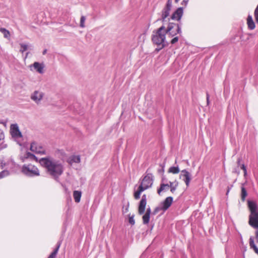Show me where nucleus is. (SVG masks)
I'll return each mask as SVG.
<instances>
[{
  "label": "nucleus",
  "mask_w": 258,
  "mask_h": 258,
  "mask_svg": "<svg viewBox=\"0 0 258 258\" xmlns=\"http://www.w3.org/2000/svg\"><path fill=\"white\" fill-rule=\"evenodd\" d=\"M39 162L55 178H58L63 172L62 165L59 161L50 157L42 158L39 160Z\"/></svg>",
  "instance_id": "f257e3e1"
},
{
  "label": "nucleus",
  "mask_w": 258,
  "mask_h": 258,
  "mask_svg": "<svg viewBox=\"0 0 258 258\" xmlns=\"http://www.w3.org/2000/svg\"><path fill=\"white\" fill-rule=\"evenodd\" d=\"M153 183V176L151 173H148L143 177L137 190L134 192V198L136 200L139 199L141 194L144 190L151 187Z\"/></svg>",
  "instance_id": "f03ea898"
},
{
  "label": "nucleus",
  "mask_w": 258,
  "mask_h": 258,
  "mask_svg": "<svg viewBox=\"0 0 258 258\" xmlns=\"http://www.w3.org/2000/svg\"><path fill=\"white\" fill-rule=\"evenodd\" d=\"M165 28L164 26L160 27L156 32H154L152 40L154 43L161 46L160 49L163 48L167 42L166 41Z\"/></svg>",
  "instance_id": "7ed1b4c3"
},
{
  "label": "nucleus",
  "mask_w": 258,
  "mask_h": 258,
  "mask_svg": "<svg viewBox=\"0 0 258 258\" xmlns=\"http://www.w3.org/2000/svg\"><path fill=\"white\" fill-rule=\"evenodd\" d=\"M248 205L250 211L249 224L253 228L258 229V210L256 204L253 202L248 201Z\"/></svg>",
  "instance_id": "20e7f679"
},
{
  "label": "nucleus",
  "mask_w": 258,
  "mask_h": 258,
  "mask_svg": "<svg viewBox=\"0 0 258 258\" xmlns=\"http://www.w3.org/2000/svg\"><path fill=\"white\" fill-rule=\"evenodd\" d=\"M165 33L167 37L171 38V43L174 44L177 42V36H176L177 34V24L173 22L169 23L167 29H165Z\"/></svg>",
  "instance_id": "39448f33"
},
{
  "label": "nucleus",
  "mask_w": 258,
  "mask_h": 258,
  "mask_svg": "<svg viewBox=\"0 0 258 258\" xmlns=\"http://www.w3.org/2000/svg\"><path fill=\"white\" fill-rule=\"evenodd\" d=\"M22 172L29 176L39 175V171L38 168L32 164H24L22 168Z\"/></svg>",
  "instance_id": "423d86ee"
},
{
  "label": "nucleus",
  "mask_w": 258,
  "mask_h": 258,
  "mask_svg": "<svg viewBox=\"0 0 258 258\" xmlns=\"http://www.w3.org/2000/svg\"><path fill=\"white\" fill-rule=\"evenodd\" d=\"M170 188L172 192L175 190V187L173 186V183L170 182V184L162 183L160 185V187L157 189V193L159 195H161L162 192H165L168 190Z\"/></svg>",
  "instance_id": "0eeeda50"
},
{
  "label": "nucleus",
  "mask_w": 258,
  "mask_h": 258,
  "mask_svg": "<svg viewBox=\"0 0 258 258\" xmlns=\"http://www.w3.org/2000/svg\"><path fill=\"white\" fill-rule=\"evenodd\" d=\"M30 150L31 151L37 154H45L44 148L42 146L38 145L36 143H32L31 144L30 146Z\"/></svg>",
  "instance_id": "6e6552de"
},
{
  "label": "nucleus",
  "mask_w": 258,
  "mask_h": 258,
  "mask_svg": "<svg viewBox=\"0 0 258 258\" xmlns=\"http://www.w3.org/2000/svg\"><path fill=\"white\" fill-rule=\"evenodd\" d=\"M179 178L185 183L187 186H188L191 179V175L188 171L185 170H182L180 172Z\"/></svg>",
  "instance_id": "1a4fd4ad"
},
{
  "label": "nucleus",
  "mask_w": 258,
  "mask_h": 258,
  "mask_svg": "<svg viewBox=\"0 0 258 258\" xmlns=\"http://www.w3.org/2000/svg\"><path fill=\"white\" fill-rule=\"evenodd\" d=\"M11 134L13 138H18L22 137L18 126L16 124H12L10 127Z\"/></svg>",
  "instance_id": "9d476101"
},
{
  "label": "nucleus",
  "mask_w": 258,
  "mask_h": 258,
  "mask_svg": "<svg viewBox=\"0 0 258 258\" xmlns=\"http://www.w3.org/2000/svg\"><path fill=\"white\" fill-rule=\"evenodd\" d=\"M146 205H147L146 195H144L142 196L141 200L140 201L139 208H138V213L140 215H142L145 212Z\"/></svg>",
  "instance_id": "9b49d317"
},
{
  "label": "nucleus",
  "mask_w": 258,
  "mask_h": 258,
  "mask_svg": "<svg viewBox=\"0 0 258 258\" xmlns=\"http://www.w3.org/2000/svg\"><path fill=\"white\" fill-rule=\"evenodd\" d=\"M172 202L173 198L171 197L166 198L161 204L162 207L160 208V210L165 211L170 207Z\"/></svg>",
  "instance_id": "f8f14e48"
},
{
  "label": "nucleus",
  "mask_w": 258,
  "mask_h": 258,
  "mask_svg": "<svg viewBox=\"0 0 258 258\" xmlns=\"http://www.w3.org/2000/svg\"><path fill=\"white\" fill-rule=\"evenodd\" d=\"M172 3L171 0H168L166 7L164 9L162 12V19L163 20H164L169 16V12L172 7Z\"/></svg>",
  "instance_id": "ddd939ff"
},
{
  "label": "nucleus",
  "mask_w": 258,
  "mask_h": 258,
  "mask_svg": "<svg viewBox=\"0 0 258 258\" xmlns=\"http://www.w3.org/2000/svg\"><path fill=\"white\" fill-rule=\"evenodd\" d=\"M42 97L43 95L41 92H39L38 91H35L31 95V98L36 102H38L42 99Z\"/></svg>",
  "instance_id": "4468645a"
},
{
  "label": "nucleus",
  "mask_w": 258,
  "mask_h": 258,
  "mask_svg": "<svg viewBox=\"0 0 258 258\" xmlns=\"http://www.w3.org/2000/svg\"><path fill=\"white\" fill-rule=\"evenodd\" d=\"M150 213H151L150 208L147 209L146 213L143 216V222L144 224H147L149 223V221H150Z\"/></svg>",
  "instance_id": "2eb2a0df"
},
{
  "label": "nucleus",
  "mask_w": 258,
  "mask_h": 258,
  "mask_svg": "<svg viewBox=\"0 0 258 258\" xmlns=\"http://www.w3.org/2000/svg\"><path fill=\"white\" fill-rule=\"evenodd\" d=\"M247 24L248 28L250 30H253L255 28V24L251 15H248L247 18Z\"/></svg>",
  "instance_id": "dca6fc26"
},
{
  "label": "nucleus",
  "mask_w": 258,
  "mask_h": 258,
  "mask_svg": "<svg viewBox=\"0 0 258 258\" xmlns=\"http://www.w3.org/2000/svg\"><path fill=\"white\" fill-rule=\"evenodd\" d=\"M33 67L39 73L42 74L43 73L44 65L43 64L35 62L33 63Z\"/></svg>",
  "instance_id": "f3484780"
},
{
  "label": "nucleus",
  "mask_w": 258,
  "mask_h": 258,
  "mask_svg": "<svg viewBox=\"0 0 258 258\" xmlns=\"http://www.w3.org/2000/svg\"><path fill=\"white\" fill-rule=\"evenodd\" d=\"M82 192L80 191L75 190L73 192V197L75 202L78 203L80 202Z\"/></svg>",
  "instance_id": "a211bd4d"
},
{
  "label": "nucleus",
  "mask_w": 258,
  "mask_h": 258,
  "mask_svg": "<svg viewBox=\"0 0 258 258\" xmlns=\"http://www.w3.org/2000/svg\"><path fill=\"white\" fill-rule=\"evenodd\" d=\"M249 246L250 248H252L255 252L258 254V248L255 245L254 242L253 238L251 237L249 239Z\"/></svg>",
  "instance_id": "6ab92c4d"
},
{
  "label": "nucleus",
  "mask_w": 258,
  "mask_h": 258,
  "mask_svg": "<svg viewBox=\"0 0 258 258\" xmlns=\"http://www.w3.org/2000/svg\"><path fill=\"white\" fill-rule=\"evenodd\" d=\"M247 191L245 188L243 187H241V200L243 202L245 201V198L247 196Z\"/></svg>",
  "instance_id": "aec40b11"
},
{
  "label": "nucleus",
  "mask_w": 258,
  "mask_h": 258,
  "mask_svg": "<svg viewBox=\"0 0 258 258\" xmlns=\"http://www.w3.org/2000/svg\"><path fill=\"white\" fill-rule=\"evenodd\" d=\"M60 244H58L56 248L54 250V251L50 254V255L49 256V257L51 258H55L56 255L57 254V253L58 252V250L59 248Z\"/></svg>",
  "instance_id": "412c9836"
},
{
  "label": "nucleus",
  "mask_w": 258,
  "mask_h": 258,
  "mask_svg": "<svg viewBox=\"0 0 258 258\" xmlns=\"http://www.w3.org/2000/svg\"><path fill=\"white\" fill-rule=\"evenodd\" d=\"M0 31L3 33L4 37L6 38H8L10 36V34L8 30H6L5 28H0Z\"/></svg>",
  "instance_id": "4be33fe9"
},
{
  "label": "nucleus",
  "mask_w": 258,
  "mask_h": 258,
  "mask_svg": "<svg viewBox=\"0 0 258 258\" xmlns=\"http://www.w3.org/2000/svg\"><path fill=\"white\" fill-rule=\"evenodd\" d=\"M71 161L75 163H79L80 162V157L79 156H73L72 157Z\"/></svg>",
  "instance_id": "5701e85b"
},
{
  "label": "nucleus",
  "mask_w": 258,
  "mask_h": 258,
  "mask_svg": "<svg viewBox=\"0 0 258 258\" xmlns=\"http://www.w3.org/2000/svg\"><path fill=\"white\" fill-rule=\"evenodd\" d=\"M254 18H255V20L256 22L257 23H258V4L254 10Z\"/></svg>",
  "instance_id": "b1692460"
},
{
  "label": "nucleus",
  "mask_w": 258,
  "mask_h": 258,
  "mask_svg": "<svg viewBox=\"0 0 258 258\" xmlns=\"http://www.w3.org/2000/svg\"><path fill=\"white\" fill-rule=\"evenodd\" d=\"M183 15V8H178V21L181 19Z\"/></svg>",
  "instance_id": "393cba45"
},
{
  "label": "nucleus",
  "mask_w": 258,
  "mask_h": 258,
  "mask_svg": "<svg viewBox=\"0 0 258 258\" xmlns=\"http://www.w3.org/2000/svg\"><path fill=\"white\" fill-rule=\"evenodd\" d=\"M169 172L172 173H177V167H171L169 169Z\"/></svg>",
  "instance_id": "a878e982"
},
{
  "label": "nucleus",
  "mask_w": 258,
  "mask_h": 258,
  "mask_svg": "<svg viewBox=\"0 0 258 258\" xmlns=\"http://www.w3.org/2000/svg\"><path fill=\"white\" fill-rule=\"evenodd\" d=\"M86 18L85 16H82L80 20V27L84 28L85 27V22Z\"/></svg>",
  "instance_id": "bb28decb"
},
{
  "label": "nucleus",
  "mask_w": 258,
  "mask_h": 258,
  "mask_svg": "<svg viewBox=\"0 0 258 258\" xmlns=\"http://www.w3.org/2000/svg\"><path fill=\"white\" fill-rule=\"evenodd\" d=\"M177 10H175L173 14L172 15V16L171 17V19L172 20H175L177 21Z\"/></svg>",
  "instance_id": "cd10ccee"
},
{
  "label": "nucleus",
  "mask_w": 258,
  "mask_h": 258,
  "mask_svg": "<svg viewBox=\"0 0 258 258\" xmlns=\"http://www.w3.org/2000/svg\"><path fill=\"white\" fill-rule=\"evenodd\" d=\"M21 49L20 51L23 53L27 49V45L24 44H21Z\"/></svg>",
  "instance_id": "c85d7f7f"
},
{
  "label": "nucleus",
  "mask_w": 258,
  "mask_h": 258,
  "mask_svg": "<svg viewBox=\"0 0 258 258\" xmlns=\"http://www.w3.org/2000/svg\"><path fill=\"white\" fill-rule=\"evenodd\" d=\"M9 174V172L7 171H3L2 172H0V179L7 176Z\"/></svg>",
  "instance_id": "c756f323"
},
{
  "label": "nucleus",
  "mask_w": 258,
  "mask_h": 258,
  "mask_svg": "<svg viewBox=\"0 0 258 258\" xmlns=\"http://www.w3.org/2000/svg\"><path fill=\"white\" fill-rule=\"evenodd\" d=\"M129 223L132 225H134L135 223V221L134 219V217H130L128 219Z\"/></svg>",
  "instance_id": "7c9ffc66"
},
{
  "label": "nucleus",
  "mask_w": 258,
  "mask_h": 258,
  "mask_svg": "<svg viewBox=\"0 0 258 258\" xmlns=\"http://www.w3.org/2000/svg\"><path fill=\"white\" fill-rule=\"evenodd\" d=\"M241 168L244 171V176H246V174H247V172H246V167L245 166V165L244 164H242L241 165Z\"/></svg>",
  "instance_id": "2f4dec72"
},
{
  "label": "nucleus",
  "mask_w": 258,
  "mask_h": 258,
  "mask_svg": "<svg viewBox=\"0 0 258 258\" xmlns=\"http://www.w3.org/2000/svg\"><path fill=\"white\" fill-rule=\"evenodd\" d=\"M28 155L29 157H30L31 158H32L33 159H34V160H35L36 161H37V158L34 155L29 153L28 154Z\"/></svg>",
  "instance_id": "473e14b6"
},
{
  "label": "nucleus",
  "mask_w": 258,
  "mask_h": 258,
  "mask_svg": "<svg viewBox=\"0 0 258 258\" xmlns=\"http://www.w3.org/2000/svg\"><path fill=\"white\" fill-rule=\"evenodd\" d=\"M4 137L3 132L0 130V141L4 139Z\"/></svg>",
  "instance_id": "72a5a7b5"
},
{
  "label": "nucleus",
  "mask_w": 258,
  "mask_h": 258,
  "mask_svg": "<svg viewBox=\"0 0 258 258\" xmlns=\"http://www.w3.org/2000/svg\"><path fill=\"white\" fill-rule=\"evenodd\" d=\"M255 239L256 242H258V230L255 231Z\"/></svg>",
  "instance_id": "f704fd0d"
},
{
  "label": "nucleus",
  "mask_w": 258,
  "mask_h": 258,
  "mask_svg": "<svg viewBox=\"0 0 258 258\" xmlns=\"http://www.w3.org/2000/svg\"><path fill=\"white\" fill-rule=\"evenodd\" d=\"M209 98H210V96H209V94L207 93V104L208 105L209 103Z\"/></svg>",
  "instance_id": "c9c22d12"
},
{
  "label": "nucleus",
  "mask_w": 258,
  "mask_h": 258,
  "mask_svg": "<svg viewBox=\"0 0 258 258\" xmlns=\"http://www.w3.org/2000/svg\"><path fill=\"white\" fill-rule=\"evenodd\" d=\"M187 2H188L187 0H183L182 3V5H184L185 6H186L187 3Z\"/></svg>",
  "instance_id": "e433bc0d"
},
{
  "label": "nucleus",
  "mask_w": 258,
  "mask_h": 258,
  "mask_svg": "<svg viewBox=\"0 0 258 258\" xmlns=\"http://www.w3.org/2000/svg\"><path fill=\"white\" fill-rule=\"evenodd\" d=\"M240 161H241V159L240 158H238V160H237V164L238 165L240 164Z\"/></svg>",
  "instance_id": "4c0bfd02"
},
{
  "label": "nucleus",
  "mask_w": 258,
  "mask_h": 258,
  "mask_svg": "<svg viewBox=\"0 0 258 258\" xmlns=\"http://www.w3.org/2000/svg\"><path fill=\"white\" fill-rule=\"evenodd\" d=\"M178 34H180L181 33V30H180V29L179 28V27H178Z\"/></svg>",
  "instance_id": "58836bf2"
},
{
  "label": "nucleus",
  "mask_w": 258,
  "mask_h": 258,
  "mask_svg": "<svg viewBox=\"0 0 258 258\" xmlns=\"http://www.w3.org/2000/svg\"><path fill=\"white\" fill-rule=\"evenodd\" d=\"M46 49L44 50L43 51V54H45L46 52Z\"/></svg>",
  "instance_id": "ea45409f"
},
{
  "label": "nucleus",
  "mask_w": 258,
  "mask_h": 258,
  "mask_svg": "<svg viewBox=\"0 0 258 258\" xmlns=\"http://www.w3.org/2000/svg\"><path fill=\"white\" fill-rule=\"evenodd\" d=\"M175 2H177V0H175Z\"/></svg>",
  "instance_id": "a19ab883"
}]
</instances>
